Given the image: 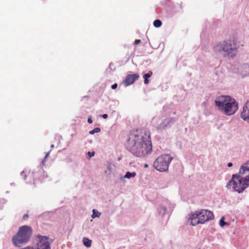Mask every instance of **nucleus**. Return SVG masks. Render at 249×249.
<instances>
[{
  "mask_svg": "<svg viewBox=\"0 0 249 249\" xmlns=\"http://www.w3.org/2000/svg\"><path fill=\"white\" fill-rule=\"evenodd\" d=\"M241 118L249 124V101L244 106L243 111L240 114Z\"/></svg>",
  "mask_w": 249,
  "mask_h": 249,
  "instance_id": "9",
  "label": "nucleus"
},
{
  "mask_svg": "<svg viewBox=\"0 0 249 249\" xmlns=\"http://www.w3.org/2000/svg\"><path fill=\"white\" fill-rule=\"evenodd\" d=\"M214 103L219 110L226 115H232L238 109V104L235 99L229 96H219Z\"/></svg>",
  "mask_w": 249,
  "mask_h": 249,
  "instance_id": "3",
  "label": "nucleus"
},
{
  "mask_svg": "<svg viewBox=\"0 0 249 249\" xmlns=\"http://www.w3.org/2000/svg\"><path fill=\"white\" fill-rule=\"evenodd\" d=\"M249 186V160L241 166L238 173L232 175L227 184L228 189L242 193Z\"/></svg>",
  "mask_w": 249,
  "mask_h": 249,
  "instance_id": "2",
  "label": "nucleus"
},
{
  "mask_svg": "<svg viewBox=\"0 0 249 249\" xmlns=\"http://www.w3.org/2000/svg\"><path fill=\"white\" fill-rule=\"evenodd\" d=\"M101 131V129L99 127H96L92 130L89 131V134L90 135L94 134L95 133H99Z\"/></svg>",
  "mask_w": 249,
  "mask_h": 249,
  "instance_id": "16",
  "label": "nucleus"
},
{
  "mask_svg": "<svg viewBox=\"0 0 249 249\" xmlns=\"http://www.w3.org/2000/svg\"><path fill=\"white\" fill-rule=\"evenodd\" d=\"M49 154H50V152H48V153L46 154V155H45V157H44V160H42V165H45V160H46L48 158L49 155Z\"/></svg>",
  "mask_w": 249,
  "mask_h": 249,
  "instance_id": "19",
  "label": "nucleus"
},
{
  "mask_svg": "<svg viewBox=\"0 0 249 249\" xmlns=\"http://www.w3.org/2000/svg\"><path fill=\"white\" fill-rule=\"evenodd\" d=\"M51 147V148H53L54 147V145L53 144H52Z\"/></svg>",
  "mask_w": 249,
  "mask_h": 249,
  "instance_id": "28",
  "label": "nucleus"
},
{
  "mask_svg": "<svg viewBox=\"0 0 249 249\" xmlns=\"http://www.w3.org/2000/svg\"><path fill=\"white\" fill-rule=\"evenodd\" d=\"M21 174L22 175H23V174H24V171H22L21 173Z\"/></svg>",
  "mask_w": 249,
  "mask_h": 249,
  "instance_id": "27",
  "label": "nucleus"
},
{
  "mask_svg": "<svg viewBox=\"0 0 249 249\" xmlns=\"http://www.w3.org/2000/svg\"><path fill=\"white\" fill-rule=\"evenodd\" d=\"M88 155L89 156V157H91L95 155V152H89L88 153Z\"/></svg>",
  "mask_w": 249,
  "mask_h": 249,
  "instance_id": "20",
  "label": "nucleus"
},
{
  "mask_svg": "<svg viewBox=\"0 0 249 249\" xmlns=\"http://www.w3.org/2000/svg\"><path fill=\"white\" fill-rule=\"evenodd\" d=\"M153 25L155 27L159 28L161 26L162 22L160 20L156 19L154 21Z\"/></svg>",
  "mask_w": 249,
  "mask_h": 249,
  "instance_id": "15",
  "label": "nucleus"
},
{
  "mask_svg": "<svg viewBox=\"0 0 249 249\" xmlns=\"http://www.w3.org/2000/svg\"><path fill=\"white\" fill-rule=\"evenodd\" d=\"M36 249H51V241L46 236H38Z\"/></svg>",
  "mask_w": 249,
  "mask_h": 249,
  "instance_id": "8",
  "label": "nucleus"
},
{
  "mask_svg": "<svg viewBox=\"0 0 249 249\" xmlns=\"http://www.w3.org/2000/svg\"><path fill=\"white\" fill-rule=\"evenodd\" d=\"M92 211H93V214H92V215L91 216L92 218H94L95 217H98L100 216V213H99L98 212H96L95 210H94V209H93L92 210Z\"/></svg>",
  "mask_w": 249,
  "mask_h": 249,
  "instance_id": "17",
  "label": "nucleus"
},
{
  "mask_svg": "<svg viewBox=\"0 0 249 249\" xmlns=\"http://www.w3.org/2000/svg\"><path fill=\"white\" fill-rule=\"evenodd\" d=\"M88 122L89 124H91L92 123V120L91 119V117H89L88 119Z\"/></svg>",
  "mask_w": 249,
  "mask_h": 249,
  "instance_id": "23",
  "label": "nucleus"
},
{
  "mask_svg": "<svg viewBox=\"0 0 249 249\" xmlns=\"http://www.w3.org/2000/svg\"><path fill=\"white\" fill-rule=\"evenodd\" d=\"M23 176L25 177L24 179H25L26 175H23Z\"/></svg>",
  "mask_w": 249,
  "mask_h": 249,
  "instance_id": "30",
  "label": "nucleus"
},
{
  "mask_svg": "<svg viewBox=\"0 0 249 249\" xmlns=\"http://www.w3.org/2000/svg\"><path fill=\"white\" fill-rule=\"evenodd\" d=\"M117 86H118V85H117V84L116 83H115L114 84H113V85H112L111 86V88H112V89H116V88H117Z\"/></svg>",
  "mask_w": 249,
  "mask_h": 249,
  "instance_id": "22",
  "label": "nucleus"
},
{
  "mask_svg": "<svg viewBox=\"0 0 249 249\" xmlns=\"http://www.w3.org/2000/svg\"><path fill=\"white\" fill-rule=\"evenodd\" d=\"M127 149L134 155L144 157L152 151V143L149 136L131 134L127 142Z\"/></svg>",
  "mask_w": 249,
  "mask_h": 249,
  "instance_id": "1",
  "label": "nucleus"
},
{
  "mask_svg": "<svg viewBox=\"0 0 249 249\" xmlns=\"http://www.w3.org/2000/svg\"><path fill=\"white\" fill-rule=\"evenodd\" d=\"M83 242L84 245L86 247H87L88 248H89L91 247V240L89 239L88 238H86V237L83 238Z\"/></svg>",
  "mask_w": 249,
  "mask_h": 249,
  "instance_id": "13",
  "label": "nucleus"
},
{
  "mask_svg": "<svg viewBox=\"0 0 249 249\" xmlns=\"http://www.w3.org/2000/svg\"><path fill=\"white\" fill-rule=\"evenodd\" d=\"M226 224H227V223L224 221V217H222L219 221L220 226L221 227H223Z\"/></svg>",
  "mask_w": 249,
  "mask_h": 249,
  "instance_id": "18",
  "label": "nucleus"
},
{
  "mask_svg": "<svg viewBox=\"0 0 249 249\" xmlns=\"http://www.w3.org/2000/svg\"><path fill=\"white\" fill-rule=\"evenodd\" d=\"M139 78V75L138 74H128L126 76V78L123 81V83L125 86H128L133 84Z\"/></svg>",
  "mask_w": 249,
  "mask_h": 249,
  "instance_id": "10",
  "label": "nucleus"
},
{
  "mask_svg": "<svg viewBox=\"0 0 249 249\" xmlns=\"http://www.w3.org/2000/svg\"><path fill=\"white\" fill-rule=\"evenodd\" d=\"M29 216H28V214H25L23 216V219L24 220H26L27 219V218H28Z\"/></svg>",
  "mask_w": 249,
  "mask_h": 249,
  "instance_id": "24",
  "label": "nucleus"
},
{
  "mask_svg": "<svg viewBox=\"0 0 249 249\" xmlns=\"http://www.w3.org/2000/svg\"><path fill=\"white\" fill-rule=\"evenodd\" d=\"M141 42V40L140 39H137L135 41L134 44L135 45H137L140 44Z\"/></svg>",
  "mask_w": 249,
  "mask_h": 249,
  "instance_id": "21",
  "label": "nucleus"
},
{
  "mask_svg": "<svg viewBox=\"0 0 249 249\" xmlns=\"http://www.w3.org/2000/svg\"><path fill=\"white\" fill-rule=\"evenodd\" d=\"M236 49V42L233 39L225 40L222 44H217L214 47L215 51H224L228 54Z\"/></svg>",
  "mask_w": 249,
  "mask_h": 249,
  "instance_id": "6",
  "label": "nucleus"
},
{
  "mask_svg": "<svg viewBox=\"0 0 249 249\" xmlns=\"http://www.w3.org/2000/svg\"><path fill=\"white\" fill-rule=\"evenodd\" d=\"M108 116L107 114H104L103 115H102V117L104 118V119H107V118Z\"/></svg>",
  "mask_w": 249,
  "mask_h": 249,
  "instance_id": "25",
  "label": "nucleus"
},
{
  "mask_svg": "<svg viewBox=\"0 0 249 249\" xmlns=\"http://www.w3.org/2000/svg\"><path fill=\"white\" fill-rule=\"evenodd\" d=\"M147 166H148V165H147V164H145L144 165V167H147Z\"/></svg>",
  "mask_w": 249,
  "mask_h": 249,
  "instance_id": "29",
  "label": "nucleus"
},
{
  "mask_svg": "<svg viewBox=\"0 0 249 249\" xmlns=\"http://www.w3.org/2000/svg\"><path fill=\"white\" fill-rule=\"evenodd\" d=\"M172 158L168 154H163L159 156L154 161L153 166L155 168L160 172L168 170L169 163Z\"/></svg>",
  "mask_w": 249,
  "mask_h": 249,
  "instance_id": "5",
  "label": "nucleus"
},
{
  "mask_svg": "<svg viewBox=\"0 0 249 249\" xmlns=\"http://www.w3.org/2000/svg\"><path fill=\"white\" fill-rule=\"evenodd\" d=\"M232 166V163H231V162H229L228 164V166L229 167H231Z\"/></svg>",
  "mask_w": 249,
  "mask_h": 249,
  "instance_id": "26",
  "label": "nucleus"
},
{
  "mask_svg": "<svg viewBox=\"0 0 249 249\" xmlns=\"http://www.w3.org/2000/svg\"><path fill=\"white\" fill-rule=\"evenodd\" d=\"M189 220L190 221L191 224L193 226L196 225L199 223L200 224V219H198V215L196 212L190 215Z\"/></svg>",
  "mask_w": 249,
  "mask_h": 249,
  "instance_id": "11",
  "label": "nucleus"
},
{
  "mask_svg": "<svg viewBox=\"0 0 249 249\" xmlns=\"http://www.w3.org/2000/svg\"><path fill=\"white\" fill-rule=\"evenodd\" d=\"M152 72L151 71H149L148 73L144 74L143 76L144 78V83L145 84H147L149 83V80L148 78L151 76L152 75Z\"/></svg>",
  "mask_w": 249,
  "mask_h": 249,
  "instance_id": "12",
  "label": "nucleus"
},
{
  "mask_svg": "<svg viewBox=\"0 0 249 249\" xmlns=\"http://www.w3.org/2000/svg\"><path fill=\"white\" fill-rule=\"evenodd\" d=\"M32 232L31 227L26 225L20 227L17 233L12 238L13 244L16 247H20L27 243L32 235Z\"/></svg>",
  "mask_w": 249,
  "mask_h": 249,
  "instance_id": "4",
  "label": "nucleus"
},
{
  "mask_svg": "<svg viewBox=\"0 0 249 249\" xmlns=\"http://www.w3.org/2000/svg\"><path fill=\"white\" fill-rule=\"evenodd\" d=\"M136 175V173L135 172L130 173L129 172H127L125 175L124 176V178H130L132 177H135Z\"/></svg>",
  "mask_w": 249,
  "mask_h": 249,
  "instance_id": "14",
  "label": "nucleus"
},
{
  "mask_svg": "<svg viewBox=\"0 0 249 249\" xmlns=\"http://www.w3.org/2000/svg\"><path fill=\"white\" fill-rule=\"evenodd\" d=\"M196 212L198 215V219H200V224H204L213 218V213L209 210L202 209Z\"/></svg>",
  "mask_w": 249,
  "mask_h": 249,
  "instance_id": "7",
  "label": "nucleus"
}]
</instances>
